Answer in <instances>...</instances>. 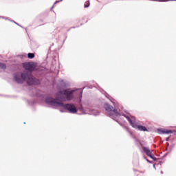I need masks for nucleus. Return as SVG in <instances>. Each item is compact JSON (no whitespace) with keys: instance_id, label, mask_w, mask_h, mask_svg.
Returning <instances> with one entry per match:
<instances>
[{"instance_id":"f257e3e1","label":"nucleus","mask_w":176,"mask_h":176,"mask_svg":"<svg viewBox=\"0 0 176 176\" xmlns=\"http://www.w3.org/2000/svg\"><path fill=\"white\" fill-rule=\"evenodd\" d=\"M74 91H68L67 89L60 91L56 94V99L48 97L45 99V102L52 107H63L65 109H67L70 113H76L78 109H76V107H75L74 104H64V103L58 102V100L70 101V100L74 98Z\"/></svg>"},{"instance_id":"f03ea898","label":"nucleus","mask_w":176,"mask_h":176,"mask_svg":"<svg viewBox=\"0 0 176 176\" xmlns=\"http://www.w3.org/2000/svg\"><path fill=\"white\" fill-rule=\"evenodd\" d=\"M14 79L16 83L23 84L24 82L29 86H32V85H39V81L38 79L34 78L32 74L28 72H18L14 74Z\"/></svg>"},{"instance_id":"7ed1b4c3","label":"nucleus","mask_w":176,"mask_h":176,"mask_svg":"<svg viewBox=\"0 0 176 176\" xmlns=\"http://www.w3.org/2000/svg\"><path fill=\"white\" fill-rule=\"evenodd\" d=\"M126 119H127L128 122H129L131 126L133 127V129H137V130H139V131H148V129L142 125H138L137 123H135L134 121L131 120V118L130 117L124 116Z\"/></svg>"},{"instance_id":"20e7f679","label":"nucleus","mask_w":176,"mask_h":176,"mask_svg":"<svg viewBox=\"0 0 176 176\" xmlns=\"http://www.w3.org/2000/svg\"><path fill=\"white\" fill-rule=\"evenodd\" d=\"M104 107L109 116H118L119 115L118 109H113V107L111 106L109 104L105 103Z\"/></svg>"},{"instance_id":"39448f33","label":"nucleus","mask_w":176,"mask_h":176,"mask_svg":"<svg viewBox=\"0 0 176 176\" xmlns=\"http://www.w3.org/2000/svg\"><path fill=\"white\" fill-rule=\"evenodd\" d=\"M23 67L26 71H29L30 72H32V71H35V63L33 62H28L23 63Z\"/></svg>"},{"instance_id":"423d86ee","label":"nucleus","mask_w":176,"mask_h":176,"mask_svg":"<svg viewBox=\"0 0 176 176\" xmlns=\"http://www.w3.org/2000/svg\"><path fill=\"white\" fill-rule=\"evenodd\" d=\"M142 149L144 152H145L146 155L148 156V157H151V159H153V160H156V158L153 156V154L151 153L148 148L144 146L142 147Z\"/></svg>"},{"instance_id":"0eeeda50","label":"nucleus","mask_w":176,"mask_h":176,"mask_svg":"<svg viewBox=\"0 0 176 176\" xmlns=\"http://www.w3.org/2000/svg\"><path fill=\"white\" fill-rule=\"evenodd\" d=\"M160 131L162 134H171V133H173V131L171 130L161 129Z\"/></svg>"},{"instance_id":"6e6552de","label":"nucleus","mask_w":176,"mask_h":176,"mask_svg":"<svg viewBox=\"0 0 176 176\" xmlns=\"http://www.w3.org/2000/svg\"><path fill=\"white\" fill-rule=\"evenodd\" d=\"M90 6V1H87L84 3V8H89Z\"/></svg>"},{"instance_id":"1a4fd4ad","label":"nucleus","mask_w":176,"mask_h":176,"mask_svg":"<svg viewBox=\"0 0 176 176\" xmlns=\"http://www.w3.org/2000/svg\"><path fill=\"white\" fill-rule=\"evenodd\" d=\"M28 58H34L35 57V54L34 53L28 54Z\"/></svg>"},{"instance_id":"9d476101","label":"nucleus","mask_w":176,"mask_h":176,"mask_svg":"<svg viewBox=\"0 0 176 176\" xmlns=\"http://www.w3.org/2000/svg\"><path fill=\"white\" fill-rule=\"evenodd\" d=\"M0 68L1 69H6V64L0 63Z\"/></svg>"},{"instance_id":"9b49d317","label":"nucleus","mask_w":176,"mask_h":176,"mask_svg":"<svg viewBox=\"0 0 176 176\" xmlns=\"http://www.w3.org/2000/svg\"><path fill=\"white\" fill-rule=\"evenodd\" d=\"M160 2H167V0H160Z\"/></svg>"},{"instance_id":"f8f14e48","label":"nucleus","mask_w":176,"mask_h":176,"mask_svg":"<svg viewBox=\"0 0 176 176\" xmlns=\"http://www.w3.org/2000/svg\"><path fill=\"white\" fill-rule=\"evenodd\" d=\"M82 91H80V94H82Z\"/></svg>"},{"instance_id":"ddd939ff","label":"nucleus","mask_w":176,"mask_h":176,"mask_svg":"<svg viewBox=\"0 0 176 176\" xmlns=\"http://www.w3.org/2000/svg\"><path fill=\"white\" fill-rule=\"evenodd\" d=\"M133 120H134V119H135V118H133Z\"/></svg>"}]
</instances>
